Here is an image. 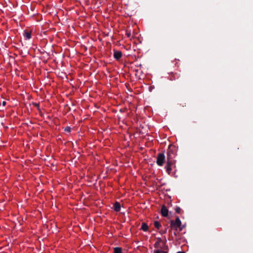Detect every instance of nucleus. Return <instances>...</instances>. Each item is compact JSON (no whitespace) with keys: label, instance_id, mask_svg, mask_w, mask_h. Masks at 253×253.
<instances>
[{"label":"nucleus","instance_id":"nucleus-22","mask_svg":"<svg viewBox=\"0 0 253 253\" xmlns=\"http://www.w3.org/2000/svg\"><path fill=\"white\" fill-rule=\"evenodd\" d=\"M36 106H39V105L38 104H35Z\"/></svg>","mask_w":253,"mask_h":253},{"label":"nucleus","instance_id":"nucleus-23","mask_svg":"<svg viewBox=\"0 0 253 253\" xmlns=\"http://www.w3.org/2000/svg\"><path fill=\"white\" fill-rule=\"evenodd\" d=\"M174 234L175 236H176V233L175 232L174 233Z\"/></svg>","mask_w":253,"mask_h":253},{"label":"nucleus","instance_id":"nucleus-14","mask_svg":"<svg viewBox=\"0 0 253 253\" xmlns=\"http://www.w3.org/2000/svg\"><path fill=\"white\" fill-rule=\"evenodd\" d=\"M154 247L155 248H161L160 243L156 242L154 244Z\"/></svg>","mask_w":253,"mask_h":253},{"label":"nucleus","instance_id":"nucleus-8","mask_svg":"<svg viewBox=\"0 0 253 253\" xmlns=\"http://www.w3.org/2000/svg\"><path fill=\"white\" fill-rule=\"evenodd\" d=\"M179 77V75H177V74H174L173 73H171L170 77H169V79L171 81H174L176 79H178Z\"/></svg>","mask_w":253,"mask_h":253},{"label":"nucleus","instance_id":"nucleus-16","mask_svg":"<svg viewBox=\"0 0 253 253\" xmlns=\"http://www.w3.org/2000/svg\"><path fill=\"white\" fill-rule=\"evenodd\" d=\"M164 253V252L161 250H160L154 251V253Z\"/></svg>","mask_w":253,"mask_h":253},{"label":"nucleus","instance_id":"nucleus-5","mask_svg":"<svg viewBox=\"0 0 253 253\" xmlns=\"http://www.w3.org/2000/svg\"><path fill=\"white\" fill-rule=\"evenodd\" d=\"M161 213L163 216L167 217L168 215L169 211L165 205H163L161 210Z\"/></svg>","mask_w":253,"mask_h":253},{"label":"nucleus","instance_id":"nucleus-7","mask_svg":"<svg viewBox=\"0 0 253 253\" xmlns=\"http://www.w3.org/2000/svg\"><path fill=\"white\" fill-rule=\"evenodd\" d=\"M114 209L116 211H119L121 210V204L118 202H116L114 205Z\"/></svg>","mask_w":253,"mask_h":253},{"label":"nucleus","instance_id":"nucleus-10","mask_svg":"<svg viewBox=\"0 0 253 253\" xmlns=\"http://www.w3.org/2000/svg\"><path fill=\"white\" fill-rule=\"evenodd\" d=\"M114 253H122V248L120 247H115L114 249Z\"/></svg>","mask_w":253,"mask_h":253},{"label":"nucleus","instance_id":"nucleus-1","mask_svg":"<svg viewBox=\"0 0 253 253\" xmlns=\"http://www.w3.org/2000/svg\"><path fill=\"white\" fill-rule=\"evenodd\" d=\"M175 147L173 145H170L167 150V160H175L174 159L176 155Z\"/></svg>","mask_w":253,"mask_h":253},{"label":"nucleus","instance_id":"nucleus-24","mask_svg":"<svg viewBox=\"0 0 253 253\" xmlns=\"http://www.w3.org/2000/svg\"><path fill=\"white\" fill-rule=\"evenodd\" d=\"M165 242H166V238H165ZM165 243H166V242H165Z\"/></svg>","mask_w":253,"mask_h":253},{"label":"nucleus","instance_id":"nucleus-18","mask_svg":"<svg viewBox=\"0 0 253 253\" xmlns=\"http://www.w3.org/2000/svg\"><path fill=\"white\" fill-rule=\"evenodd\" d=\"M166 232H167V229H165V230H164V231H161L160 232V233H161V234H165V233H166Z\"/></svg>","mask_w":253,"mask_h":253},{"label":"nucleus","instance_id":"nucleus-20","mask_svg":"<svg viewBox=\"0 0 253 253\" xmlns=\"http://www.w3.org/2000/svg\"><path fill=\"white\" fill-rule=\"evenodd\" d=\"M2 104L3 106H5L6 105V102L5 101H3L2 103Z\"/></svg>","mask_w":253,"mask_h":253},{"label":"nucleus","instance_id":"nucleus-2","mask_svg":"<svg viewBox=\"0 0 253 253\" xmlns=\"http://www.w3.org/2000/svg\"><path fill=\"white\" fill-rule=\"evenodd\" d=\"M181 222L179 217H176L175 221H170V227L171 229H174L175 230H177V228H179V231H181L182 230V228L181 227Z\"/></svg>","mask_w":253,"mask_h":253},{"label":"nucleus","instance_id":"nucleus-17","mask_svg":"<svg viewBox=\"0 0 253 253\" xmlns=\"http://www.w3.org/2000/svg\"><path fill=\"white\" fill-rule=\"evenodd\" d=\"M157 242H158V243H160L162 242V239H161V238H158L157 239Z\"/></svg>","mask_w":253,"mask_h":253},{"label":"nucleus","instance_id":"nucleus-4","mask_svg":"<svg viewBox=\"0 0 253 253\" xmlns=\"http://www.w3.org/2000/svg\"><path fill=\"white\" fill-rule=\"evenodd\" d=\"M166 160V157L164 153H160L157 157V164L159 166H162Z\"/></svg>","mask_w":253,"mask_h":253},{"label":"nucleus","instance_id":"nucleus-11","mask_svg":"<svg viewBox=\"0 0 253 253\" xmlns=\"http://www.w3.org/2000/svg\"><path fill=\"white\" fill-rule=\"evenodd\" d=\"M154 225L155 227L157 229H159V228L161 226L160 223L158 221H155L154 223Z\"/></svg>","mask_w":253,"mask_h":253},{"label":"nucleus","instance_id":"nucleus-21","mask_svg":"<svg viewBox=\"0 0 253 253\" xmlns=\"http://www.w3.org/2000/svg\"><path fill=\"white\" fill-rule=\"evenodd\" d=\"M171 233V230H169V233L170 234Z\"/></svg>","mask_w":253,"mask_h":253},{"label":"nucleus","instance_id":"nucleus-15","mask_svg":"<svg viewBox=\"0 0 253 253\" xmlns=\"http://www.w3.org/2000/svg\"><path fill=\"white\" fill-rule=\"evenodd\" d=\"M181 209L180 207H176V209H175V211L176 213H179L180 212V211H181Z\"/></svg>","mask_w":253,"mask_h":253},{"label":"nucleus","instance_id":"nucleus-19","mask_svg":"<svg viewBox=\"0 0 253 253\" xmlns=\"http://www.w3.org/2000/svg\"><path fill=\"white\" fill-rule=\"evenodd\" d=\"M126 36L127 37H130V36H131V33L130 32H126Z\"/></svg>","mask_w":253,"mask_h":253},{"label":"nucleus","instance_id":"nucleus-12","mask_svg":"<svg viewBox=\"0 0 253 253\" xmlns=\"http://www.w3.org/2000/svg\"><path fill=\"white\" fill-rule=\"evenodd\" d=\"M24 36L27 39H30L31 38V34L28 32H26L24 33Z\"/></svg>","mask_w":253,"mask_h":253},{"label":"nucleus","instance_id":"nucleus-13","mask_svg":"<svg viewBox=\"0 0 253 253\" xmlns=\"http://www.w3.org/2000/svg\"><path fill=\"white\" fill-rule=\"evenodd\" d=\"M64 131L68 132H70L71 131V128L69 126H66L64 128Z\"/></svg>","mask_w":253,"mask_h":253},{"label":"nucleus","instance_id":"nucleus-3","mask_svg":"<svg viewBox=\"0 0 253 253\" xmlns=\"http://www.w3.org/2000/svg\"><path fill=\"white\" fill-rule=\"evenodd\" d=\"M175 160H167V164L165 168L169 174L171 172L172 168L175 167Z\"/></svg>","mask_w":253,"mask_h":253},{"label":"nucleus","instance_id":"nucleus-9","mask_svg":"<svg viewBox=\"0 0 253 253\" xmlns=\"http://www.w3.org/2000/svg\"><path fill=\"white\" fill-rule=\"evenodd\" d=\"M141 229L144 231H147L148 229V226L146 223L143 222L141 225Z\"/></svg>","mask_w":253,"mask_h":253},{"label":"nucleus","instance_id":"nucleus-6","mask_svg":"<svg viewBox=\"0 0 253 253\" xmlns=\"http://www.w3.org/2000/svg\"><path fill=\"white\" fill-rule=\"evenodd\" d=\"M114 57L116 60H119L122 57V52L121 51L114 50Z\"/></svg>","mask_w":253,"mask_h":253}]
</instances>
